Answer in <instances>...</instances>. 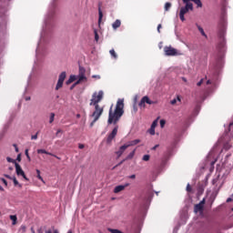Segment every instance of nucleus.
<instances>
[{"label": "nucleus", "instance_id": "18", "mask_svg": "<svg viewBox=\"0 0 233 233\" xmlns=\"http://www.w3.org/2000/svg\"><path fill=\"white\" fill-rule=\"evenodd\" d=\"M76 79H77V76L71 75L69 76V78L66 80V85H70V84L74 83V81H76Z\"/></svg>", "mask_w": 233, "mask_h": 233}, {"label": "nucleus", "instance_id": "15", "mask_svg": "<svg viewBox=\"0 0 233 233\" xmlns=\"http://www.w3.org/2000/svg\"><path fill=\"white\" fill-rule=\"evenodd\" d=\"M156 127H157V118L152 122L151 127L148 129V133L151 136H156Z\"/></svg>", "mask_w": 233, "mask_h": 233}, {"label": "nucleus", "instance_id": "50", "mask_svg": "<svg viewBox=\"0 0 233 233\" xmlns=\"http://www.w3.org/2000/svg\"><path fill=\"white\" fill-rule=\"evenodd\" d=\"M133 110L136 114V112H137V104H133Z\"/></svg>", "mask_w": 233, "mask_h": 233}, {"label": "nucleus", "instance_id": "39", "mask_svg": "<svg viewBox=\"0 0 233 233\" xmlns=\"http://www.w3.org/2000/svg\"><path fill=\"white\" fill-rule=\"evenodd\" d=\"M25 155L29 162L32 161V158L30 157V155L28 154V149L25 150Z\"/></svg>", "mask_w": 233, "mask_h": 233}, {"label": "nucleus", "instance_id": "33", "mask_svg": "<svg viewBox=\"0 0 233 233\" xmlns=\"http://www.w3.org/2000/svg\"><path fill=\"white\" fill-rule=\"evenodd\" d=\"M63 83L65 82L58 80L56 86V90H59V88H63Z\"/></svg>", "mask_w": 233, "mask_h": 233}, {"label": "nucleus", "instance_id": "38", "mask_svg": "<svg viewBox=\"0 0 233 233\" xmlns=\"http://www.w3.org/2000/svg\"><path fill=\"white\" fill-rule=\"evenodd\" d=\"M55 117H56V114L55 113H50V118H49V123L50 124L54 123Z\"/></svg>", "mask_w": 233, "mask_h": 233}, {"label": "nucleus", "instance_id": "60", "mask_svg": "<svg viewBox=\"0 0 233 233\" xmlns=\"http://www.w3.org/2000/svg\"><path fill=\"white\" fill-rule=\"evenodd\" d=\"M31 139H33V140L37 139V133H36L35 135H33V136L31 137Z\"/></svg>", "mask_w": 233, "mask_h": 233}, {"label": "nucleus", "instance_id": "56", "mask_svg": "<svg viewBox=\"0 0 233 233\" xmlns=\"http://www.w3.org/2000/svg\"><path fill=\"white\" fill-rule=\"evenodd\" d=\"M161 28H162V25H161V24H159L157 25V32H158V34H161Z\"/></svg>", "mask_w": 233, "mask_h": 233}, {"label": "nucleus", "instance_id": "46", "mask_svg": "<svg viewBox=\"0 0 233 233\" xmlns=\"http://www.w3.org/2000/svg\"><path fill=\"white\" fill-rule=\"evenodd\" d=\"M125 161H127V159H122L118 164L116 165V167H121V165H123Z\"/></svg>", "mask_w": 233, "mask_h": 233}, {"label": "nucleus", "instance_id": "8", "mask_svg": "<svg viewBox=\"0 0 233 233\" xmlns=\"http://www.w3.org/2000/svg\"><path fill=\"white\" fill-rule=\"evenodd\" d=\"M172 156V153L170 151L167 152V156H165L164 158L161 160L160 164L156 167V170L158 174L160 172H163L165 170V167L168 165V158Z\"/></svg>", "mask_w": 233, "mask_h": 233}, {"label": "nucleus", "instance_id": "30", "mask_svg": "<svg viewBox=\"0 0 233 233\" xmlns=\"http://www.w3.org/2000/svg\"><path fill=\"white\" fill-rule=\"evenodd\" d=\"M110 56L113 57V59H117V53H116V50L111 49L109 51Z\"/></svg>", "mask_w": 233, "mask_h": 233}, {"label": "nucleus", "instance_id": "5", "mask_svg": "<svg viewBox=\"0 0 233 233\" xmlns=\"http://www.w3.org/2000/svg\"><path fill=\"white\" fill-rule=\"evenodd\" d=\"M154 198V192L147 190L146 194L141 197L142 199V210H148L150 207V203H152V199Z\"/></svg>", "mask_w": 233, "mask_h": 233}, {"label": "nucleus", "instance_id": "64", "mask_svg": "<svg viewBox=\"0 0 233 233\" xmlns=\"http://www.w3.org/2000/svg\"><path fill=\"white\" fill-rule=\"evenodd\" d=\"M128 177H129V179H136V175H131Z\"/></svg>", "mask_w": 233, "mask_h": 233}, {"label": "nucleus", "instance_id": "16", "mask_svg": "<svg viewBox=\"0 0 233 233\" xmlns=\"http://www.w3.org/2000/svg\"><path fill=\"white\" fill-rule=\"evenodd\" d=\"M138 143H141V139H139V138L131 140V141L127 142V144H126V145L127 146V148H128L129 147H136V145H138Z\"/></svg>", "mask_w": 233, "mask_h": 233}, {"label": "nucleus", "instance_id": "59", "mask_svg": "<svg viewBox=\"0 0 233 233\" xmlns=\"http://www.w3.org/2000/svg\"><path fill=\"white\" fill-rule=\"evenodd\" d=\"M201 85H203V78L200 79V81L197 83V86H201Z\"/></svg>", "mask_w": 233, "mask_h": 233}, {"label": "nucleus", "instance_id": "55", "mask_svg": "<svg viewBox=\"0 0 233 233\" xmlns=\"http://www.w3.org/2000/svg\"><path fill=\"white\" fill-rule=\"evenodd\" d=\"M198 205L202 206V207H205V198H203L199 203Z\"/></svg>", "mask_w": 233, "mask_h": 233}, {"label": "nucleus", "instance_id": "21", "mask_svg": "<svg viewBox=\"0 0 233 233\" xmlns=\"http://www.w3.org/2000/svg\"><path fill=\"white\" fill-rule=\"evenodd\" d=\"M134 156H136V149L131 151L124 159H126V161H128V159H133Z\"/></svg>", "mask_w": 233, "mask_h": 233}, {"label": "nucleus", "instance_id": "13", "mask_svg": "<svg viewBox=\"0 0 233 233\" xmlns=\"http://www.w3.org/2000/svg\"><path fill=\"white\" fill-rule=\"evenodd\" d=\"M127 148H128V146L125 144L121 146L117 151L115 152L117 159H119V157H121L123 154H125V150H127Z\"/></svg>", "mask_w": 233, "mask_h": 233}, {"label": "nucleus", "instance_id": "58", "mask_svg": "<svg viewBox=\"0 0 233 233\" xmlns=\"http://www.w3.org/2000/svg\"><path fill=\"white\" fill-rule=\"evenodd\" d=\"M171 105H176L177 103V99L174 98L170 101Z\"/></svg>", "mask_w": 233, "mask_h": 233}, {"label": "nucleus", "instance_id": "34", "mask_svg": "<svg viewBox=\"0 0 233 233\" xmlns=\"http://www.w3.org/2000/svg\"><path fill=\"white\" fill-rule=\"evenodd\" d=\"M197 26L201 35H203L204 37H207V34L205 33V30L203 29V27H201V25H197Z\"/></svg>", "mask_w": 233, "mask_h": 233}, {"label": "nucleus", "instance_id": "37", "mask_svg": "<svg viewBox=\"0 0 233 233\" xmlns=\"http://www.w3.org/2000/svg\"><path fill=\"white\" fill-rule=\"evenodd\" d=\"M95 41L97 43L99 41V34H97V29H94Z\"/></svg>", "mask_w": 233, "mask_h": 233}, {"label": "nucleus", "instance_id": "14", "mask_svg": "<svg viewBox=\"0 0 233 233\" xmlns=\"http://www.w3.org/2000/svg\"><path fill=\"white\" fill-rule=\"evenodd\" d=\"M127 187H130V183H126L125 185H118L115 187L114 193L115 194H119V192H123Z\"/></svg>", "mask_w": 233, "mask_h": 233}, {"label": "nucleus", "instance_id": "11", "mask_svg": "<svg viewBox=\"0 0 233 233\" xmlns=\"http://www.w3.org/2000/svg\"><path fill=\"white\" fill-rule=\"evenodd\" d=\"M15 168L16 176H21L25 181H30V179L26 177V174H25V171L23 170V167H21V165L15 164Z\"/></svg>", "mask_w": 233, "mask_h": 233}, {"label": "nucleus", "instance_id": "3", "mask_svg": "<svg viewBox=\"0 0 233 233\" xmlns=\"http://www.w3.org/2000/svg\"><path fill=\"white\" fill-rule=\"evenodd\" d=\"M123 108H125V100L119 98L116 102L115 112H112V107H110L109 109L107 120L108 125H112V123L113 125H116L117 121H119L123 114H125V110Z\"/></svg>", "mask_w": 233, "mask_h": 233}, {"label": "nucleus", "instance_id": "25", "mask_svg": "<svg viewBox=\"0 0 233 233\" xmlns=\"http://www.w3.org/2000/svg\"><path fill=\"white\" fill-rule=\"evenodd\" d=\"M78 77V79L76 80V83H81L82 81H86V76L85 75H78L76 76V78Z\"/></svg>", "mask_w": 233, "mask_h": 233}, {"label": "nucleus", "instance_id": "23", "mask_svg": "<svg viewBox=\"0 0 233 233\" xmlns=\"http://www.w3.org/2000/svg\"><path fill=\"white\" fill-rule=\"evenodd\" d=\"M201 110V106L197 105L193 111V116H198L199 114V111Z\"/></svg>", "mask_w": 233, "mask_h": 233}, {"label": "nucleus", "instance_id": "62", "mask_svg": "<svg viewBox=\"0 0 233 233\" xmlns=\"http://www.w3.org/2000/svg\"><path fill=\"white\" fill-rule=\"evenodd\" d=\"M177 101H178L179 103H181V96L178 95V96H177Z\"/></svg>", "mask_w": 233, "mask_h": 233}, {"label": "nucleus", "instance_id": "1", "mask_svg": "<svg viewBox=\"0 0 233 233\" xmlns=\"http://www.w3.org/2000/svg\"><path fill=\"white\" fill-rule=\"evenodd\" d=\"M57 12V0H52L49 4L47 14L44 19L40 40L35 49V60L32 70H41L43 59L48 54V45L54 37V26H56V14Z\"/></svg>", "mask_w": 233, "mask_h": 233}, {"label": "nucleus", "instance_id": "40", "mask_svg": "<svg viewBox=\"0 0 233 233\" xmlns=\"http://www.w3.org/2000/svg\"><path fill=\"white\" fill-rule=\"evenodd\" d=\"M128 233H139V229H137V228H132Z\"/></svg>", "mask_w": 233, "mask_h": 233}, {"label": "nucleus", "instance_id": "32", "mask_svg": "<svg viewBox=\"0 0 233 233\" xmlns=\"http://www.w3.org/2000/svg\"><path fill=\"white\" fill-rule=\"evenodd\" d=\"M86 73V69H85V67L79 66V74H78V76H85Z\"/></svg>", "mask_w": 233, "mask_h": 233}, {"label": "nucleus", "instance_id": "54", "mask_svg": "<svg viewBox=\"0 0 233 233\" xmlns=\"http://www.w3.org/2000/svg\"><path fill=\"white\" fill-rule=\"evenodd\" d=\"M4 177L11 180L14 178V177H11L10 175H7V174H5Z\"/></svg>", "mask_w": 233, "mask_h": 233}, {"label": "nucleus", "instance_id": "45", "mask_svg": "<svg viewBox=\"0 0 233 233\" xmlns=\"http://www.w3.org/2000/svg\"><path fill=\"white\" fill-rule=\"evenodd\" d=\"M0 180L4 183L5 187H8V182L4 177H1Z\"/></svg>", "mask_w": 233, "mask_h": 233}, {"label": "nucleus", "instance_id": "35", "mask_svg": "<svg viewBox=\"0 0 233 233\" xmlns=\"http://www.w3.org/2000/svg\"><path fill=\"white\" fill-rule=\"evenodd\" d=\"M170 8H172V4L170 2H167L165 4V11L168 12L170 10Z\"/></svg>", "mask_w": 233, "mask_h": 233}, {"label": "nucleus", "instance_id": "49", "mask_svg": "<svg viewBox=\"0 0 233 233\" xmlns=\"http://www.w3.org/2000/svg\"><path fill=\"white\" fill-rule=\"evenodd\" d=\"M96 121L97 120H96V118L93 119V121L89 125L90 128H92V127H94V125H96Z\"/></svg>", "mask_w": 233, "mask_h": 233}, {"label": "nucleus", "instance_id": "53", "mask_svg": "<svg viewBox=\"0 0 233 233\" xmlns=\"http://www.w3.org/2000/svg\"><path fill=\"white\" fill-rule=\"evenodd\" d=\"M13 147H15V152H19V147H17V144H13Z\"/></svg>", "mask_w": 233, "mask_h": 233}, {"label": "nucleus", "instance_id": "42", "mask_svg": "<svg viewBox=\"0 0 233 233\" xmlns=\"http://www.w3.org/2000/svg\"><path fill=\"white\" fill-rule=\"evenodd\" d=\"M166 124H167V121H165V119L160 120V127L161 128H164Z\"/></svg>", "mask_w": 233, "mask_h": 233}, {"label": "nucleus", "instance_id": "36", "mask_svg": "<svg viewBox=\"0 0 233 233\" xmlns=\"http://www.w3.org/2000/svg\"><path fill=\"white\" fill-rule=\"evenodd\" d=\"M138 106L140 108H145L146 105H145V99L142 97L140 102L138 103Z\"/></svg>", "mask_w": 233, "mask_h": 233}, {"label": "nucleus", "instance_id": "24", "mask_svg": "<svg viewBox=\"0 0 233 233\" xmlns=\"http://www.w3.org/2000/svg\"><path fill=\"white\" fill-rule=\"evenodd\" d=\"M11 180L14 182L15 187H19V188L23 187V185L19 184V181H17V178L15 176Z\"/></svg>", "mask_w": 233, "mask_h": 233}, {"label": "nucleus", "instance_id": "4", "mask_svg": "<svg viewBox=\"0 0 233 233\" xmlns=\"http://www.w3.org/2000/svg\"><path fill=\"white\" fill-rule=\"evenodd\" d=\"M10 0H0V32H6V12H8V5Z\"/></svg>", "mask_w": 233, "mask_h": 233}, {"label": "nucleus", "instance_id": "19", "mask_svg": "<svg viewBox=\"0 0 233 233\" xmlns=\"http://www.w3.org/2000/svg\"><path fill=\"white\" fill-rule=\"evenodd\" d=\"M119 26H121V20L116 19L113 24H112V27L114 30H117V28H119Z\"/></svg>", "mask_w": 233, "mask_h": 233}, {"label": "nucleus", "instance_id": "43", "mask_svg": "<svg viewBox=\"0 0 233 233\" xmlns=\"http://www.w3.org/2000/svg\"><path fill=\"white\" fill-rule=\"evenodd\" d=\"M204 188H203V187L202 186H200V187H198V194H202L203 192H204Z\"/></svg>", "mask_w": 233, "mask_h": 233}, {"label": "nucleus", "instance_id": "44", "mask_svg": "<svg viewBox=\"0 0 233 233\" xmlns=\"http://www.w3.org/2000/svg\"><path fill=\"white\" fill-rule=\"evenodd\" d=\"M77 85H79V83L75 82L71 86H70V90H74V88H76V86H77Z\"/></svg>", "mask_w": 233, "mask_h": 233}, {"label": "nucleus", "instance_id": "22", "mask_svg": "<svg viewBox=\"0 0 233 233\" xmlns=\"http://www.w3.org/2000/svg\"><path fill=\"white\" fill-rule=\"evenodd\" d=\"M65 79H66V72L63 71L58 76V81L65 82Z\"/></svg>", "mask_w": 233, "mask_h": 233}, {"label": "nucleus", "instance_id": "20", "mask_svg": "<svg viewBox=\"0 0 233 233\" xmlns=\"http://www.w3.org/2000/svg\"><path fill=\"white\" fill-rule=\"evenodd\" d=\"M194 212L196 214H198V212H203V207L201 206V204H197L194 207Z\"/></svg>", "mask_w": 233, "mask_h": 233}, {"label": "nucleus", "instance_id": "48", "mask_svg": "<svg viewBox=\"0 0 233 233\" xmlns=\"http://www.w3.org/2000/svg\"><path fill=\"white\" fill-rule=\"evenodd\" d=\"M137 99H138V96L137 95H136L135 96H134V103H133V105H137Z\"/></svg>", "mask_w": 233, "mask_h": 233}, {"label": "nucleus", "instance_id": "10", "mask_svg": "<svg viewBox=\"0 0 233 233\" xmlns=\"http://www.w3.org/2000/svg\"><path fill=\"white\" fill-rule=\"evenodd\" d=\"M95 111L91 114V117H94L95 121H99L101 116H103V107L99 106H94Z\"/></svg>", "mask_w": 233, "mask_h": 233}, {"label": "nucleus", "instance_id": "61", "mask_svg": "<svg viewBox=\"0 0 233 233\" xmlns=\"http://www.w3.org/2000/svg\"><path fill=\"white\" fill-rule=\"evenodd\" d=\"M158 147H159V144H157V145H155V146L151 148V150H156V148H158Z\"/></svg>", "mask_w": 233, "mask_h": 233}, {"label": "nucleus", "instance_id": "26", "mask_svg": "<svg viewBox=\"0 0 233 233\" xmlns=\"http://www.w3.org/2000/svg\"><path fill=\"white\" fill-rule=\"evenodd\" d=\"M37 154H46V156H54V154L46 151V149H37Z\"/></svg>", "mask_w": 233, "mask_h": 233}, {"label": "nucleus", "instance_id": "2", "mask_svg": "<svg viewBox=\"0 0 233 233\" xmlns=\"http://www.w3.org/2000/svg\"><path fill=\"white\" fill-rule=\"evenodd\" d=\"M218 28V55L215 56L213 70L208 75V79L206 82V85H213V86L218 85L219 76H221V70H223L225 65V53L227 52V39L225 38V35H227V6L225 5H222L221 8L220 20Z\"/></svg>", "mask_w": 233, "mask_h": 233}, {"label": "nucleus", "instance_id": "31", "mask_svg": "<svg viewBox=\"0 0 233 233\" xmlns=\"http://www.w3.org/2000/svg\"><path fill=\"white\" fill-rule=\"evenodd\" d=\"M6 161H7V163H13V165H15V164H18L15 159H14V158H12L10 157H6Z\"/></svg>", "mask_w": 233, "mask_h": 233}, {"label": "nucleus", "instance_id": "7", "mask_svg": "<svg viewBox=\"0 0 233 233\" xmlns=\"http://www.w3.org/2000/svg\"><path fill=\"white\" fill-rule=\"evenodd\" d=\"M104 92L103 90H100L98 91V95L96 92H95L93 95H92V98H91V102H90V106H99V103L100 101L103 100V96H104Z\"/></svg>", "mask_w": 233, "mask_h": 233}, {"label": "nucleus", "instance_id": "9", "mask_svg": "<svg viewBox=\"0 0 233 233\" xmlns=\"http://www.w3.org/2000/svg\"><path fill=\"white\" fill-rule=\"evenodd\" d=\"M182 1L186 5L180 8L179 14H181L182 15H185V14H188L189 10L191 11L194 10V5L191 2H186L185 0H182Z\"/></svg>", "mask_w": 233, "mask_h": 233}, {"label": "nucleus", "instance_id": "28", "mask_svg": "<svg viewBox=\"0 0 233 233\" xmlns=\"http://www.w3.org/2000/svg\"><path fill=\"white\" fill-rule=\"evenodd\" d=\"M144 102L147 103V105H154V101L150 100V97L147 96H143Z\"/></svg>", "mask_w": 233, "mask_h": 233}, {"label": "nucleus", "instance_id": "47", "mask_svg": "<svg viewBox=\"0 0 233 233\" xmlns=\"http://www.w3.org/2000/svg\"><path fill=\"white\" fill-rule=\"evenodd\" d=\"M186 190H187V192H192V187H190V184L187 185Z\"/></svg>", "mask_w": 233, "mask_h": 233}, {"label": "nucleus", "instance_id": "17", "mask_svg": "<svg viewBox=\"0 0 233 233\" xmlns=\"http://www.w3.org/2000/svg\"><path fill=\"white\" fill-rule=\"evenodd\" d=\"M186 3H190L192 1L197 5L198 8H203V3H201V0H184Z\"/></svg>", "mask_w": 233, "mask_h": 233}, {"label": "nucleus", "instance_id": "29", "mask_svg": "<svg viewBox=\"0 0 233 233\" xmlns=\"http://www.w3.org/2000/svg\"><path fill=\"white\" fill-rule=\"evenodd\" d=\"M103 19V11L101 10V6L98 7V23H101Z\"/></svg>", "mask_w": 233, "mask_h": 233}, {"label": "nucleus", "instance_id": "6", "mask_svg": "<svg viewBox=\"0 0 233 233\" xmlns=\"http://www.w3.org/2000/svg\"><path fill=\"white\" fill-rule=\"evenodd\" d=\"M164 53L167 57H177L178 56H183V52H181V50H177L172 46H166L164 47Z\"/></svg>", "mask_w": 233, "mask_h": 233}, {"label": "nucleus", "instance_id": "63", "mask_svg": "<svg viewBox=\"0 0 233 233\" xmlns=\"http://www.w3.org/2000/svg\"><path fill=\"white\" fill-rule=\"evenodd\" d=\"M36 177H37L40 181H43V177H41V175H36Z\"/></svg>", "mask_w": 233, "mask_h": 233}, {"label": "nucleus", "instance_id": "57", "mask_svg": "<svg viewBox=\"0 0 233 233\" xmlns=\"http://www.w3.org/2000/svg\"><path fill=\"white\" fill-rule=\"evenodd\" d=\"M15 161L21 162V154H18Z\"/></svg>", "mask_w": 233, "mask_h": 233}, {"label": "nucleus", "instance_id": "27", "mask_svg": "<svg viewBox=\"0 0 233 233\" xmlns=\"http://www.w3.org/2000/svg\"><path fill=\"white\" fill-rule=\"evenodd\" d=\"M9 218L12 221V225H16L17 224V216L15 215H10Z\"/></svg>", "mask_w": 233, "mask_h": 233}, {"label": "nucleus", "instance_id": "41", "mask_svg": "<svg viewBox=\"0 0 233 233\" xmlns=\"http://www.w3.org/2000/svg\"><path fill=\"white\" fill-rule=\"evenodd\" d=\"M142 159L143 161H150V155H144Z\"/></svg>", "mask_w": 233, "mask_h": 233}, {"label": "nucleus", "instance_id": "12", "mask_svg": "<svg viewBox=\"0 0 233 233\" xmlns=\"http://www.w3.org/2000/svg\"><path fill=\"white\" fill-rule=\"evenodd\" d=\"M119 127L116 126L112 132L107 136L106 138V144L110 145V143H112L113 139L117 136V130H118Z\"/></svg>", "mask_w": 233, "mask_h": 233}, {"label": "nucleus", "instance_id": "52", "mask_svg": "<svg viewBox=\"0 0 233 233\" xmlns=\"http://www.w3.org/2000/svg\"><path fill=\"white\" fill-rule=\"evenodd\" d=\"M179 17H180V21L184 22L186 19H185V15H181L179 13Z\"/></svg>", "mask_w": 233, "mask_h": 233}, {"label": "nucleus", "instance_id": "51", "mask_svg": "<svg viewBox=\"0 0 233 233\" xmlns=\"http://www.w3.org/2000/svg\"><path fill=\"white\" fill-rule=\"evenodd\" d=\"M92 77L93 79H101V76L99 75H93Z\"/></svg>", "mask_w": 233, "mask_h": 233}]
</instances>
